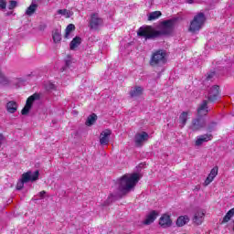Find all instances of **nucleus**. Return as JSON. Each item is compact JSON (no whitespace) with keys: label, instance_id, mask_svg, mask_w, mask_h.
<instances>
[{"label":"nucleus","instance_id":"6","mask_svg":"<svg viewBox=\"0 0 234 234\" xmlns=\"http://www.w3.org/2000/svg\"><path fill=\"white\" fill-rule=\"evenodd\" d=\"M39 98H41L39 93H34L33 95L29 96L26 101V105L21 111V114L23 116H27V114L30 112V110L32 109V105H34V101H36V100H39Z\"/></svg>","mask_w":234,"mask_h":234},{"label":"nucleus","instance_id":"28","mask_svg":"<svg viewBox=\"0 0 234 234\" xmlns=\"http://www.w3.org/2000/svg\"><path fill=\"white\" fill-rule=\"evenodd\" d=\"M0 85H3V86L10 85V80H8L6 75H5V73L3 72H0Z\"/></svg>","mask_w":234,"mask_h":234},{"label":"nucleus","instance_id":"26","mask_svg":"<svg viewBox=\"0 0 234 234\" xmlns=\"http://www.w3.org/2000/svg\"><path fill=\"white\" fill-rule=\"evenodd\" d=\"M162 16V12L160 11H154L149 14L148 16V21H154Z\"/></svg>","mask_w":234,"mask_h":234},{"label":"nucleus","instance_id":"21","mask_svg":"<svg viewBox=\"0 0 234 234\" xmlns=\"http://www.w3.org/2000/svg\"><path fill=\"white\" fill-rule=\"evenodd\" d=\"M187 222H189V217L180 216L176 220V226H178V228H182L183 226H186Z\"/></svg>","mask_w":234,"mask_h":234},{"label":"nucleus","instance_id":"4","mask_svg":"<svg viewBox=\"0 0 234 234\" xmlns=\"http://www.w3.org/2000/svg\"><path fill=\"white\" fill-rule=\"evenodd\" d=\"M206 14L202 12L197 13L190 21L188 32H191L192 34H197V32H200L204 25H206Z\"/></svg>","mask_w":234,"mask_h":234},{"label":"nucleus","instance_id":"17","mask_svg":"<svg viewBox=\"0 0 234 234\" xmlns=\"http://www.w3.org/2000/svg\"><path fill=\"white\" fill-rule=\"evenodd\" d=\"M6 111L9 112V114H15V112H17V102L15 101H10L6 103Z\"/></svg>","mask_w":234,"mask_h":234},{"label":"nucleus","instance_id":"11","mask_svg":"<svg viewBox=\"0 0 234 234\" xmlns=\"http://www.w3.org/2000/svg\"><path fill=\"white\" fill-rule=\"evenodd\" d=\"M103 23V19L98 16V14H92L91 18L90 20V28L93 30H97V28Z\"/></svg>","mask_w":234,"mask_h":234},{"label":"nucleus","instance_id":"3","mask_svg":"<svg viewBox=\"0 0 234 234\" xmlns=\"http://www.w3.org/2000/svg\"><path fill=\"white\" fill-rule=\"evenodd\" d=\"M167 63V53L164 49H157L151 55L149 65L154 69L164 67Z\"/></svg>","mask_w":234,"mask_h":234},{"label":"nucleus","instance_id":"18","mask_svg":"<svg viewBox=\"0 0 234 234\" xmlns=\"http://www.w3.org/2000/svg\"><path fill=\"white\" fill-rule=\"evenodd\" d=\"M81 45V37H75L71 42L69 43V48L70 50H76L78 47Z\"/></svg>","mask_w":234,"mask_h":234},{"label":"nucleus","instance_id":"23","mask_svg":"<svg viewBox=\"0 0 234 234\" xmlns=\"http://www.w3.org/2000/svg\"><path fill=\"white\" fill-rule=\"evenodd\" d=\"M234 217V207L229 209L227 214L224 216L221 224H226L231 220V218Z\"/></svg>","mask_w":234,"mask_h":234},{"label":"nucleus","instance_id":"15","mask_svg":"<svg viewBox=\"0 0 234 234\" xmlns=\"http://www.w3.org/2000/svg\"><path fill=\"white\" fill-rule=\"evenodd\" d=\"M205 213L203 211H197L195 213L194 218H193V222L194 224H197V226H200L202 222H204V217Z\"/></svg>","mask_w":234,"mask_h":234},{"label":"nucleus","instance_id":"10","mask_svg":"<svg viewBox=\"0 0 234 234\" xmlns=\"http://www.w3.org/2000/svg\"><path fill=\"white\" fill-rule=\"evenodd\" d=\"M112 134V131H111L110 129H106L102 131L100 135L101 145H109V141Z\"/></svg>","mask_w":234,"mask_h":234},{"label":"nucleus","instance_id":"30","mask_svg":"<svg viewBox=\"0 0 234 234\" xmlns=\"http://www.w3.org/2000/svg\"><path fill=\"white\" fill-rule=\"evenodd\" d=\"M215 127H217V122H212L210 124H208V126L207 127V133H213V130L215 129Z\"/></svg>","mask_w":234,"mask_h":234},{"label":"nucleus","instance_id":"1","mask_svg":"<svg viewBox=\"0 0 234 234\" xmlns=\"http://www.w3.org/2000/svg\"><path fill=\"white\" fill-rule=\"evenodd\" d=\"M176 21H178V18H171L163 21L160 30L154 29L153 26H143L138 28L137 36L144 37L145 41H147V39H156V37H160V36H171L175 29V25H176Z\"/></svg>","mask_w":234,"mask_h":234},{"label":"nucleus","instance_id":"8","mask_svg":"<svg viewBox=\"0 0 234 234\" xmlns=\"http://www.w3.org/2000/svg\"><path fill=\"white\" fill-rule=\"evenodd\" d=\"M219 97H220V86L214 85L208 92L207 100L211 103H215V101H217V100H218Z\"/></svg>","mask_w":234,"mask_h":234},{"label":"nucleus","instance_id":"31","mask_svg":"<svg viewBox=\"0 0 234 234\" xmlns=\"http://www.w3.org/2000/svg\"><path fill=\"white\" fill-rule=\"evenodd\" d=\"M16 6H17V1H16V0L9 1V5H8L9 10H14V8H16Z\"/></svg>","mask_w":234,"mask_h":234},{"label":"nucleus","instance_id":"9","mask_svg":"<svg viewBox=\"0 0 234 234\" xmlns=\"http://www.w3.org/2000/svg\"><path fill=\"white\" fill-rule=\"evenodd\" d=\"M208 101L204 100L197 108V116L199 118H204L209 114V106H207Z\"/></svg>","mask_w":234,"mask_h":234},{"label":"nucleus","instance_id":"27","mask_svg":"<svg viewBox=\"0 0 234 234\" xmlns=\"http://www.w3.org/2000/svg\"><path fill=\"white\" fill-rule=\"evenodd\" d=\"M36 10H37V4H31L26 11V16H33Z\"/></svg>","mask_w":234,"mask_h":234},{"label":"nucleus","instance_id":"35","mask_svg":"<svg viewBox=\"0 0 234 234\" xmlns=\"http://www.w3.org/2000/svg\"><path fill=\"white\" fill-rule=\"evenodd\" d=\"M45 195H47V191L45 190H42L40 193H39V197L41 199L45 198Z\"/></svg>","mask_w":234,"mask_h":234},{"label":"nucleus","instance_id":"24","mask_svg":"<svg viewBox=\"0 0 234 234\" xmlns=\"http://www.w3.org/2000/svg\"><path fill=\"white\" fill-rule=\"evenodd\" d=\"M189 112H183L179 116V123H181L182 127H186V123H187V116Z\"/></svg>","mask_w":234,"mask_h":234},{"label":"nucleus","instance_id":"29","mask_svg":"<svg viewBox=\"0 0 234 234\" xmlns=\"http://www.w3.org/2000/svg\"><path fill=\"white\" fill-rule=\"evenodd\" d=\"M217 175H218V166H214V167L211 169V171H210L208 176H209L210 178H212V179L215 180V178L217 177Z\"/></svg>","mask_w":234,"mask_h":234},{"label":"nucleus","instance_id":"36","mask_svg":"<svg viewBox=\"0 0 234 234\" xmlns=\"http://www.w3.org/2000/svg\"><path fill=\"white\" fill-rule=\"evenodd\" d=\"M58 14L65 16V14H67V9H59V10H58Z\"/></svg>","mask_w":234,"mask_h":234},{"label":"nucleus","instance_id":"25","mask_svg":"<svg viewBox=\"0 0 234 234\" xmlns=\"http://www.w3.org/2000/svg\"><path fill=\"white\" fill-rule=\"evenodd\" d=\"M74 30H76V26H74V24H69L65 30L66 32L64 35L65 39H69V37L70 36V32H74Z\"/></svg>","mask_w":234,"mask_h":234},{"label":"nucleus","instance_id":"12","mask_svg":"<svg viewBox=\"0 0 234 234\" xmlns=\"http://www.w3.org/2000/svg\"><path fill=\"white\" fill-rule=\"evenodd\" d=\"M147 140H149V133L146 132L135 134V145L137 147H142V144H144V142H147Z\"/></svg>","mask_w":234,"mask_h":234},{"label":"nucleus","instance_id":"16","mask_svg":"<svg viewBox=\"0 0 234 234\" xmlns=\"http://www.w3.org/2000/svg\"><path fill=\"white\" fill-rule=\"evenodd\" d=\"M156 217H158V212H156L155 210L151 211L148 217H146L145 220L144 221V224L145 226H149L150 224H153V222L156 220Z\"/></svg>","mask_w":234,"mask_h":234},{"label":"nucleus","instance_id":"5","mask_svg":"<svg viewBox=\"0 0 234 234\" xmlns=\"http://www.w3.org/2000/svg\"><path fill=\"white\" fill-rule=\"evenodd\" d=\"M38 178L39 170L35 171L33 174L31 171H27L22 174L20 181L16 184V189L20 191V189H23V187H25V184H27V182H36V180H38Z\"/></svg>","mask_w":234,"mask_h":234},{"label":"nucleus","instance_id":"32","mask_svg":"<svg viewBox=\"0 0 234 234\" xmlns=\"http://www.w3.org/2000/svg\"><path fill=\"white\" fill-rule=\"evenodd\" d=\"M213 180H215L213 179V177H209V176H207L203 185L205 186V187H207V186H209V184H211Z\"/></svg>","mask_w":234,"mask_h":234},{"label":"nucleus","instance_id":"13","mask_svg":"<svg viewBox=\"0 0 234 234\" xmlns=\"http://www.w3.org/2000/svg\"><path fill=\"white\" fill-rule=\"evenodd\" d=\"M159 224L162 228H169L171 224H173V221L171 220V217L167 214H164L160 219Z\"/></svg>","mask_w":234,"mask_h":234},{"label":"nucleus","instance_id":"38","mask_svg":"<svg viewBox=\"0 0 234 234\" xmlns=\"http://www.w3.org/2000/svg\"><path fill=\"white\" fill-rule=\"evenodd\" d=\"M66 65H69V61L66 62Z\"/></svg>","mask_w":234,"mask_h":234},{"label":"nucleus","instance_id":"19","mask_svg":"<svg viewBox=\"0 0 234 234\" xmlns=\"http://www.w3.org/2000/svg\"><path fill=\"white\" fill-rule=\"evenodd\" d=\"M144 94V89L140 86L135 87L133 90L130 91L131 98H138Z\"/></svg>","mask_w":234,"mask_h":234},{"label":"nucleus","instance_id":"34","mask_svg":"<svg viewBox=\"0 0 234 234\" xmlns=\"http://www.w3.org/2000/svg\"><path fill=\"white\" fill-rule=\"evenodd\" d=\"M213 76H215V71L208 73L207 76V81H209V80H211L213 78Z\"/></svg>","mask_w":234,"mask_h":234},{"label":"nucleus","instance_id":"14","mask_svg":"<svg viewBox=\"0 0 234 234\" xmlns=\"http://www.w3.org/2000/svg\"><path fill=\"white\" fill-rule=\"evenodd\" d=\"M210 140H213V134L205 133L203 135H200L197 138V140H196V145H197V146L202 145L206 142H210Z\"/></svg>","mask_w":234,"mask_h":234},{"label":"nucleus","instance_id":"33","mask_svg":"<svg viewBox=\"0 0 234 234\" xmlns=\"http://www.w3.org/2000/svg\"><path fill=\"white\" fill-rule=\"evenodd\" d=\"M6 8V0H0V9L5 10Z\"/></svg>","mask_w":234,"mask_h":234},{"label":"nucleus","instance_id":"2","mask_svg":"<svg viewBox=\"0 0 234 234\" xmlns=\"http://www.w3.org/2000/svg\"><path fill=\"white\" fill-rule=\"evenodd\" d=\"M140 176L138 174L124 175L119 181V191L122 195H127L138 184Z\"/></svg>","mask_w":234,"mask_h":234},{"label":"nucleus","instance_id":"7","mask_svg":"<svg viewBox=\"0 0 234 234\" xmlns=\"http://www.w3.org/2000/svg\"><path fill=\"white\" fill-rule=\"evenodd\" d=\"M206 127V119L203 117H197L195 119H192L191 124L189 126V129L193 132L197 131H202Z\"/></svg>","mask_w":234,"mask_h":234},{"label":"nucleus","instance_id":"20","mask_svg":"<svg viewBox=\"0 0 234 234\" xmlns=\"http://www.w3.org/2000/svg\"><path fill=\"white\" fill-rule=\"evenodd\" d=\"M97 120H98V115H96V113H92L88 116L85 124L87 125V127H90V125H94V123H96Z\"/></svg>","mask_w":234,"mask_h":234},{"label":"nucleus","instance_id":"37","mask_svg":"<svg viewBox=\"0 0 234 234\" xmlns=\"http://www.w3.org/2000/svg\"><path fill=\"white\" fill-rule=\"evenodd\" d=\"M3 142H5V135H3V133H0V145H2Z\"/></svg>","mask_w":234,"mask_h":234},{"label":"nucleus","instance_id":"22","mask_svg":"<svg viewBox=\"0 0 234 234\" xmlns=\"http://www.w3.org/2000/svg\"><path fill=\"white\" fill-rule=\"evenodd\" d=\"M52 37L54 43H61V30L54 29L52 31Z\"/></svg>","mask_w":234,"mask_h":234}]
</instances>
